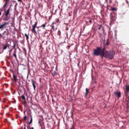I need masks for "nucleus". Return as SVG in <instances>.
Returning <instances> with one entry per match:
<instances>
[{
  "label": "nucleus",
  "instance_id": "39",
  "mask_svg": "<svg viewBox=\"0 0 129 129\" xmlns=\"http://www.w3.org/2000/svg\"><path fill=\"white\" fill-rule=\"evenodd\" d=\"M24 129H26L25 126V127H24Z\"/></svg>",
  "mask_w": 129,
  "mask_h": 129
},
{
  "label": "nucleus",
  "instance_id": "34",
  "mask_svg": "<svg viewBox=\"0 0 129 129\" xmlns=\"http://www.w3.org/2000/svg\"><path fill=\"white\" fill-rule=\"evenodd\" d=\"M55 23L54 22H53L52 23V24L51 25H53Z\"/></svg>",
  "mask_w": 129,
  "mask_h": 129
},
{
  "label": "nucleus",
  "instance_id": "48",
  "mask_svg": "<svg viewBox=\"0 0 129 129\" xmlns=\"http://www.w3.org/2000/svg\"><path fill=\"white\" fill-rule=\"evenodd\" d=\"M126 1H127V0H126Z\"/></svg>",
  "mask_w": 129,
  "mask_h": 129
},
{
  "label": "nucleus",
  "instance_id": "18",
  "mask_svg": "<svg viewBox=\"0 0 129 129\" xmlns=\"http://www.w3.org/2000/svg\"><path fill=\"white\" fill-rule=\"evenodd\" d=\"M110 10H112V11H117V9L114 8H112V7L111 8V9Z\"/></svg>",
  "mask_w": 129,
  "mask_h": 129
},
{
  "label": "nucleus",
  "instance_id": "35",
  "mask_svg": "<svg viewBox=\"0 0 129 129\" xmlns=\"http://www.w3.org/2000/svg\"><path fill=\"white\" fill-rule=\"evenodd\" d=\"M105 49V48L104 47V48H103V49H102V50H104H104Z\"/></svg>",
  "mask_w": 129,
  "mask_h": 129
},
{
  "label": "nucleus",
  "instance_id": "40",
  "mask_svg": "<svg viewBox=\"0 0 129 129\" xmlns=\"http://www.w3.org/2000/svg\"><path fill=\"white\" fill-rule=\"evenodd\" d=\"M68 47H69V48H70V46H68Z\"/></svg>",
  "mask_w": 129,
  "mask_h": 129
},
{
  "label": "nucleus",
  "instance_id": "14",
  "mask_svg": "<svg viewBox=\"0 0 129 129\" xmlns=\"http://www.w3.org/2000/svg\"><path fill=\"white\" fill-rule=\"evenodd\" d=\"M25 35L26 37V40L28 41L29 38V36L28 35L26 34H25Z\"/></svg>",
  "mask_w": 129,
  "mask_h": 129
},
{
  "label": "nucleus",
  "instance_id": "36",
  "mask_svg": "<svg viewBox=\"0 0 129 129\" xmlns=\"http://www.w3.org/2000/svg\"><path fill=\"white\" fill-rule=\"evenodd\" d=\"M79 63H80V62H79V63H78V67H79Z\"/></svg>",
  "mask_w": 129,
  "mask_h": 129
},
{
  "label": "nucleus",
  "instance_id": "2",
  "mask_svg": "<svg viewBox=\"0 0 129 129\" xmlns=\"http://www.w3.org/2000/svg\"><path fill=\"white\" fill-rule=\"evenodd\" d=\"M115 54V52L114 51H112L110 52L106 51L104 53V56L111 59L114 57V55Z\"/></svg>",
  "mask_w": 129,
  "mask_h": 129
},
{
  "label": "nucleus",
  "instance_id": "41",
  "mask_svg": "<svg viewBox=\"0 0 129 129\" xmlns=\"http://www.w3.org/2000/svg\"><path fill=\"white\" fill-rule=\"evenodd\" d=\"M6 30H7V31H8V29H6Z\"/></svg>",
  "mask_w": 129,
  "mask_h": 129
},
{
  "label": "nucleus",
  "instance_id": "29",
  "mask_svg": "<svg viewBox=\"0 0 129 129\" xmlns=\"http://www.w3.org/2000/svg\"><path fill=\"white\" fill-rule=\"evenodd\" d=\"M6 31H4L3 33V34L4 35H5V34L6 33Z\"/></svg>",
  "mask_w": 129,
  "mask_h": 129
},
{
  "label": "nucleus",
  "instance_id": "42",
  "mask_svg": "<svg viewBox=\"0 0 129 129\" xmlns=\"http://www.w3.org/2000/svg\"><path fill=\"white\" fill-rule=\"evenodd\" d=\"M14 47H15V44H14Z\"/></svg>",
  "mask_w": 129,
  "mask_h": 129
},
{
  "label": "nucleus",
  "instance_id": "15",
  "mask_svg": "<svg viewBox=\"0 0 129 129\" xmlns=\"http://www.w3.org/2000/svg\"><path fill=\"white\" fill-rule=\"evenodd\" d=\"M57 74V72L55 71H54L52 73V74L53 76H54L56 75Z\"/></svg>",
  "mask_w": 129,
  "mask_h": 129
},
{
  "label": "nucleus",
  "instance_id": "13",
  "mask_svg": "<svg viewBox=\"0 0 129 129\" xmlns=\"http://www.w3.org/2000/svg\"><path fill=\"white\" fill-rule=\"evenodd\" d=\"M13 77L14 79V81H16L17 80V76L16 75H13Z\"/></svg>",
  "mask_w": 129,
  "mask_h": 129
},
{
  "label": "nucleus",
  "instance_id": "27",
  "mask_svg": "<svg viewBox=\"0 0 129 129\" xmlns=\"http://www.w3.org/2000/svg\"><path fill=\"white\" fill-rule=\"evenodd\" d=\"M17 4H16L15 5V8L14 9V10H16V6H17Z\"/></svg>",
  "mask_w": 129,
  "mask_h": 129
},
{
  "label": "nucleus",
  "instance_id": "9",
  "mask_svg": "<svg viewBox=\"0 0 129 129\" xmlns=\"http://www.w3.org/2000/svg\"><path fill=\"white\" fill-rule=\"evenodd\" d=\"M7 47H9V44H8L7 45H4V47L3 48V50L2 51V52H3L4 50H6L7 48Z\"/></svg>",
  "mask_w": 129,
  "mask_h": 129
},
{
  "label": "nucleus",
  "instance_id": "33",
  "mask_svg": "<svg viewBox=\"0 0 129 129\" xmlns=\"http://www.w3.org/2000/svg\"><path fill=\"white\" fill-rule=\"evenodd\" d=\"M89 22L90 23H91L92 22V21L91 20H89Z\"/></svg>",
  "mask_w": 129,
  "mask_h": 129
},
{
  "label": "nucleus",
  "instance_id": "1",
  "mask_svg": "<svg viewBox=\"0 0 129 129\" xmlns=\"http://www.w3.org/2000/svg\"><path fill=\"white\" fill-rule=\"evenodd\" d=\"M93 54L96 56H98L100 55L101 57L103 58L104 55V50L100 47H98L96 49H94L93 53Z\"/></svg>",
  "mask_w": 129,
  "mask_h": 129
},
{
  "label": "nucleus",
  "instance_id": "11",
  "mask_svg": "<svg viewBox=\"0 0 129 129\" xmlns=\"http://www.w3.org/2000/svg\"><path fill=\"white\" fill-rule=\"evenodd\" d=\"M31 81H32V85L33 86V87H34V89L35 90V88L36 87V86L35 85V83H34V81L33 80V79H32L31 80Z\"/></svg>",
  "mask_w": 129,
  "mask_h": 129
},
{
  "label": "nucleus",
  "instance_id": "7",
  "mask_svg": "<svg viewBox=\"0 0 129 129\" xmlns=\"http://www.w3.org/2000/svg\"><path fill=\"white\" fill-rule=\"evenodd\" d=\"M110 19L112 21H115L116 20V18L114 14H111L110 15Z\"/></svg>",
  "mask_w": 129,
  "mask_h": 129
},
{
  "label": "nucleus",
  "instance_id": "46",
  "mask_svg": "<svg viewBox=\"0 0 129 129\" xmlns=\"http://www.w3.org/2000/svg\"><path fill=\"white\" fill-rule=\"evenodd\" d=\"M70 129H72V128H70Z\"/></svg>",
  "mask_w": 129,
  "mask_h": 129
},
{
  "label": "nucleus",
  "instance_id": "47",
  "mask_svg": "<svg viewBox=\"0 0 129 129\" xmlns=\"http://www.w3.org/2000/svg\"><path fill=\"white\" fill-rule=\"evenodd\" d=\"M57 29V28H56L55 29Z\"/></svg>",
  "mask_w": 129,
  "mask_h": 129
},
{
  "label": "nucleus",
  "instance_id": "28",
  "mask_svg": "<svg viewBox=\"0 0 129 129\" xmlns=\"http://www.w3.org/2000/svg\"><path fill=\"white\" fill-rule=\"evenodd\" d=\"M2 11V9H0V15H1L2 12L1 11Z\"/></svg>",
  "mask_w": 129,
  "mask_h": 129
},
{
  "label": "nucleus",
  "instance_id": "5",
  "mask_svg": "<svg viewBox=\"0 0 129 129\" xmlns=\"http://www.w3.org/2000/svg\"><path fill=\"white\" fill-rule=\"evenodd\" d=\"M9 23L8 22H5L4 23L1 25H0V29L2 30L4 28L6 27V25H8Z\"/></svg>",
  "mask_w": 129,
  "mask_h": 129
},
{
  "label": "nucleus",
  "instance_id": "8",
  "mask_svg": "<svg viewBox=\"0 0 129 129\" xmlns=\"http://www.w3.org/2000/svg\"><path fill=\"white\" fill-rule=\"evenodd\" d=\"M115 94L118 98H119L121 96V93L120 92L116 91L114 93Z\"/></svg>",
  "mask_w": 129,
  "mask_h": 129
},
{
  "label": "nucleus",
  "instance_id": "12",
  "mask_svg": "<svg viewBox=\"0 0 129 129\" xmlns=\"http://www.w3.org/2000/svg\"><path fill=\"white\" fill-rule=\"evenodd\" d=\"M8 2H6L5 4H4L3 7L2 8H5L6 7L7 5L8 4Z\"/></svg>",
  "mask_w": 129,
  "mask_h": 129
},
{
  "label": "nucleus",
  "instance_id": "17",
  "mask_svg": "<svg viewBox=\"0 0 129 129\" xmlns=\"http://www.w3.org/2000/svg\"><path fill=\"white\" fill-rule=\"evenodd\" d=\"M30 117H31V120L29 123V124H30L32 122V117L31 115H30Z\"/></svg>",
  "mask_w": 129,
  "mask_h": 129
},
{
  "label": "nucleus",
  "instance_id": "21",
  "mask_svg": "<svg viewBox=\"0 0 129 129\" xmlns=\"http://www.w3.org/2000/svg\"><path fill=\"white\" fill-rule=\"evenodd\" d=\"M21 98L23 100H25V97L24 95H22L21 96Z\"/></svg>",
  "mask_w": 129,
  "mask_h": 129
},
{
  "label": "nucleus",
  "instance_id": "23",
  "mask_svg": "<svg viewBox=\"0 0 129 129\" xmlns=\"http://www.w3.org/2000/svg\"><path fill=\"white\" fill-rule=\"evenodd\" d=\"M129 91H126L125 92V94L126 95H128V92Z\"/></svg>",
  "mask_w": 129,
  "mask_h": 129
},
{
  "label": "nucleus",
  "instance_id": "43",
  "mask_svg": "<svg viewBox=\"0 0 129 129\" xmlns=\"http://www.w3.org/2000/svg\"><path fill=\"white\" fill-rule=\"evenodd\" d=\"M7 1H8V2H9V0H7Z\"/></svg>",
  "mask_w": 129,
  "mask_h": 129
},
{
  "label": "nucleus",
  "instance_id": "4",
  "mask_svg": "<svg viewBox=\"0 0 129 129\" xmlns=\"http://www.w3.org/2000/svg\"><path fill=\"white\" fill-rule=\"evenodd\" d=\"M37 24V22H36L34 25H32L33 28L31 30V31L35 34V36H37L38 35L37 33L35 30V27H36V26Z\"/></svg>",
  "mask_w": 129,
  "mask_h": 129
},
{
  "label": "nucleus",
  "instance_id": "16",
  "mask_svg": "<svg viewBox=\"0 0 129 129\" xmlns=\"http://www.w3.org/2000/svg\"><path fill=\"white\" fill-rule=\"evenodd\" d=\"M126 91H129V85H127L126 86Z\"/></svg>",
  "mask_w": 129,
  "mask_h": 129
},
{
  "label": "nucleus",
  "instance_id": "30",
  "mask_svg": "<svg viewBox=\"0 0 129 129\" xmlns=\"http://www.w3.org/2000/svg\"><path fill=\"white\" fill-rule=\"evenodd\" d=\"M28 129H34V128L33 127H31L30 128Z\"/></svg>",
  "mask_w": 129,
  "mask_h": 129
},
{
  "label": "nucleus",
  "instance_id": "20",
  "mask_svg": "<svg viewBox=\"0 0 129 129\" xmlns=\"http://www.w3.org/2000/svg\"><path fill=\"white\" fill-rule=\"evenodd\" d=\"M86 93H85V95L86 96L87 95V94L88 92V89H87V88H86Z\"/></svg>",
  "mask_w": 129,
  "mask_h": 129
},
{
  "label": "nucleus",
  "instance_id": "38",
  "mask_svg": "<svg viewBox=\"0 0 129 129\" xmlns=\"http://www.w3.org/2000/svg\"><path fill=\"white\" fill-rule=\"evenodd\" d=\"M40 122H40V121H39V123H40Z\"/></svg>",
  "mask_w": 129,
  "mask_h": 129
},
{
  "label": "nucleus",
  "instance_id": "37",
  "mask_svg": "<svg viewBox=\"0 0 129 129\" xmlns=\"http://www.w3.org/2000/svg\"><path fill=\"white\" fill-rule=\"evenodd\" d=\"M126 2L127 3H128V1H126Z\"/></svg>",
  "mask_w": 129,
  "mask_h": 129
},
{
  "label": "nucleus",
  "instance_id": "45",
  "mask_svg": "<svg viewBox=\"0 0 129 129\" xmlns=\"http://www.w3.org/2000/svg\"><path fill=\"white\" fill-rule=\"evenodd\" d=\"M22 128H22V127H21V129H22Z\"/></svg>",
  "mask_w": 129,
  "mask_h": 129
},
{
  "label": "nucleus",
  "instance_id": "31",
  "mask_svg": "<svg viewBox=\"0 0 129 129\" xmlns=\"http://www.w3.org/2000/svg\"><path fill=\"white\" fill-rule=\"evenodd\" d=\"M108 40L107 39V43H106V45H108Z\"/></svg>",
  "mask_w": 129,
  "mask_h": 129
},
{
  "label": "nucleus",
  "instance_id": "6",
  "mask_svg": "<svg viewBox=\"0 0 129 129\" xmlns=\"http://www.w3.org/2000/svg\"><path fill=\"white\" fill-rule=\"evenodd\" d=\"M11 6H12V5H11L10 6L9 8L5 13V15L6 17H7L8 16L9 14L10 15L9 13V12Z\"/></svg>",
  "mask_w": 129,
  "mask_h": 129
},
{
  "label": "nucleus",
  "instance_id": "24",
  "mask_svg": "<svg viewBox=\"0 0 129 129\" xmlns=\"http://www.w3.org/2000/svg\"><path fill=\"white\" fill-rule=\"evenodd\" d=\"M27 116L26 115H25L24 117V120H26V118H27Z\"/></svg>",
  "mask_w": 129,
  "mask_h": 129
},
{
  "label": "nucleus",
  "instance_id": "32",
  "mask_svg": "<svg viewBox=\"0 0 129 129\" xmlns=\"http://www.w3.org/2000/svg\"><path fill=\"white\" fill-rule=\"evenodd\" d=\"M22 0H17L19 2H21Z\"/></svg>",
  "mask_w": 129,
  "mask_h": 129
},
{
  "label": "nucleus",
  "instance_id": "3",
  "mask_svg": "<svg viewBox=\"0 0 129 129\" xmlns=\"http://www.w3.org/2000/svg\"><path fill=\"white\" fill-rule=\"evenodd\" d=\"M98 29L99 30V33L101 35L104 32V30L103 27L102 25H98Z\"/></svg>",
  "mask_w": 129,
  "mask_h": 129
},
{
  "label": "nucleus",
  "instance_id": "25",
  "mask_svg": "<svg viewBox=\"0 0 129 129\" xmlns=\"http://www.w3.org/2000/svg\"><path fill=\"white\" fill-rule=\"evenodd\" d=\"M41 27H43V28H44L45 27V24H43L41 26Z\"/></svg>",
  "mask_w": 129,
  "mask_h": 129
},
{
  "label": "nucleus",
  "instance_id": "26",
  "mask_svg": "<svg viewBox=\"0 0 129 129\" xmlns=\"http://www.w3.org/2000/svg\"><path fill=\"white\" fill-rule=\"evenodd\" d=\"M58 34L59 35H60L61 34V32L59 30L57 32Z\"/></svg>",
  "mask_w": 129,
  "mask_h": 129
},
{
  "label": "nucleus",
  "instance_id": "19",
  "mask_svg": "<svg viewBox=\"0 0 129 129\" xmlns=\"http://www.w3.org/2000/svg\"><path fill=\"white\" fill-rule=\"evenodd\" d=\"M51 26L52 27V29L53 30V31H54L55 30L54 29V25H51Z\"/></svg>",
  "mask_w": 129,
  "mask_h": 129
},
{
  "label": "nucleus",
  "instance_id": "44",
  "mask_svg": "<svg viewBox=\"0 0 129 129\" xmlns=\"http://www.w3.org/2000/svg\"><path fill=\"white\" fill-rule=\"evenodd\" d=\"M24 114H25V112H24Z\"/></svg>",
  "mask_w": 129,
  "mask_h": 129
},
{
  "label": "nucleus",
  "instance_id": "10",
  "mask_svg": "<svg viewBox=\"0 0 129 129\" xmlns=\"http://www.w3.org/2000/svg\"><path fill=\"white\" fill-rule=\"evenodd\" d=\"M16 53V50H15L14 52L13 56L14 57L15 59H17V58Z\"/></svg>",
  "mask_w": 129,
  "mask_h": 129
},
{
  "label": "nucleus",
  "instance_id": "22",
  "mask_svg": "<svg viewBox=\"0 0 129 129\" xmlns=\"http://www.w3.org/2000/svg\"><path fill=\"white\" fill-rule=\"evenodd\" d=\"M12 50H13V49H11V50H10L9 51V55L10 56H11V52L12 51Z\"/></svg>",
  "mask_w": 129,
  "mask_h": 129
}]
</instances>
